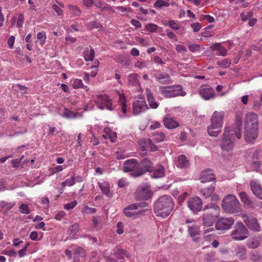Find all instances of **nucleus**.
Segmentation results:
<instances>
[{
  "mask_svg": "<svg viewBox=\"0 0 262 262\" xmlns=\"http://www.w3.org/2000/svg\"><path fill=\"white\" fill-rule=\"evenodd\" d=\"M244 137L245 141L253 144L257 138L259 129L257 115L254 113L246 114L244 119Z\"/></svg>",
  "mask_w": 262,
  "mask_h": 262,
  "instance_id": "1",
  "label": "nucleus"
},
{
  "mask_svg": "<svg viewBox=\"0 0 262 262\" xmlns=\"http://www.w3.org/2000/svg\"><path fill=\"white\" fill-rule=\"evenodd\" d=\"M174 206V203L172 198L164 195L155 202L154 211L157 216L165 218L172 212Z\"/></svg>",
  "mask_w": 262,
  "mask_h": 262,
  "instance_id": "2",
  "label": "nucleus"
},
{
  "mask_svg": "<svg viewBox=\"0 0 262 262\" xmlns=\"http://www.w3.org/2000/svg\"><path fill=\"white\" fill-rule=\"evenodd\" d=\"M203 211L202 225L207 227L212 226L220 215L219 206L213 203L208 204L204 207Z\"/></svg>",
  "mask_w": 262,
  "mask_h": 262,
  "instance_id": "3",
  "label": "nucleus"
},
{
  "mask_svg": "<svg viewBox=\"0 0 262 262\" xmlns=\"http://www.w3.org/2000/svg\"><path fill=\"white\" fill-rule=\"evenodd\" d=\"M222 207L226 212L230 214H239L242 209L235 195L228 194L222 200Z\"/></svg>",
  "mask_w": 262,
  "mask_h": 262,
  "instance_id": "4",
  "label": "nucleus"
},
{
  "mask_svg": "<svg viewBox=\"0 0 262 262\" xmlns=\"http://www.w3.org/2000/svg\"><path fill=\"white\" fill-rule=\"evenodd\" d=\"M224 113L215 111L211 118V125L208 127V133L209 136L216 137L221 133V128L223 126Z\"/></svg>",
  "mask_w": 262,
  "mask_h": 262,
  "instance_id": "5",
  "label": "nucleus"
},
{
  "mask_svg": "<svg viewBox=\"0 0 262 262\" xmlns=\"http://www.w3.org/2000/svg\"><path fill=\"white\" fill-rule=\"evenodd\" d=\"M148 207V204L145 202L134 203L129 205L123 209V213L128 217L136 219L143 215L146 209L143 208Z\"/></svg>",
  "mask_w": 262,
  "mask_h": 262,
  "instance_id": "6",
  "label": "nucleus"
},
{
  "mask_svg": "<svg viewBox=\"0 0 262 262\" xmlns=\"http://www.w3.org/2000/svg\"><path fill=\"white\" fill-rule=\"evenodd\" d=\"M154 170V164L149 158H146L139 163L138 170L132 172L130 174L132 177L137 178L144 174L147 172H152Z\"/></svg>",
  "mask_w": 262,
  "mask_h": 262,
  "instance_id": "7",
  "label": "nucleus"
},
{
  "mask_svg": "<svg viewBox=\"0 0 262 262\" xmlns=\"http://www.w3.org/2000/svg\"><path fill=\"white\" fill-rule=\"evenodd\" d=\"M249 235L247 227L241 222H237L234 227V229L231 233V237L236 241H242L246 239Z\"/></svg>",
  "mask_w": 262,
  "mask_h": 262,
  "instance_id": "8",
  "label": "nucleus"
},
{
  "mask_svg": "<svg viewBox=\"0 0 262 262\" xmlns=\"http://www.w3.org/2000/svg\"><path fill=\"white\" fill-rule=\"evenodd\" d=\"M242 121L241 119H237L235 123V127L233 126H226L225 128L224 135H226L229 137L230 138L234 139V136L239 139L241 138L242 134L241 132V126L242 125Z\"/></svg>",
  "mask_w": 262,
  "mask_h": 262,
  "instance_id": "9",
  "label": "nucleus"
},
{
  "mask_svg": "<svg viewBox=\"0 0 262 262\" xmlns=\"http://www.w3.org/2000/svg\"><path fill=\"white\" fill-rule=\"evenodd\" d=\"M135 195L136 198L142 200H147L149 199L152 193L150 190L149 186L144 184L139 186L136 189Z\"/></svg>",
  "mask_w": 262,
  "mask_h": 262,
  "instance_id": "10",
  "label": "nucleus"
},
{
  "mask_svg": "<svg viewBox=\"0 0 262 262\" xmlns=\"http://www.w3.org/2000/svg\"><path fill=\"white\" fill-rule=\"evenodd\" d=\"M242 218L244 222L250 230L255 232H259L261 230V227L256 217L244 214L242 216Z\"/></svg>",
  "mask_w": 262,
  "mask_h": 262,
  "instance_id": "11",
  "label": "nucleus"
},
{
  "mask_svg": "<svg viewBox=\"0 0 262 262\" xmlns=\"http://www.w3.org/2000/svg\"><path fill=\"white\" fill-rule=\"evenodd\" d=\"M234 220L232 217H220L216 222L215 229L217 230H225L231 228Z\"/></svg>",
  "mask_w": 262,
  "mask_h": 262,
  "instance_id": "12",
  "label": "nucleus"
},
{
  "mask_svg": "<svg viewBox=\"0 0 262 262\" xmlns=\"http://www.w3.org/2000/svg\"><path fill=\"white\" fill-rule=\"evenodd\" d=\"M203 202L199 196L191 197L187 202L188 207L193 212H198L202 210Z\"/></svg>",
  "mask_w": 262,
  "mask_h": 262,
  "instance_id": "13",
  "label": "nucleus"
},
{
  "mask_svg": "<svg viewBox=\"0 0 262 262\" xmlns=\"http://www.w3.org/2000/svg\"><path fill=\"white\" fill-rule=\"evenodd\" d=\"M199 93L205 100L212 99L215 96L214 89L208 85H201L199 90Z\"/></svg>",
  "mask_w": 262,
  "mask_h": 262,
  "instance_id": "14",
  "label": "nucleus"
},
{
  "mask_svg": "<svg viewBox=\"0 0 262 262\" xmlns=\"http://www.w3.org/2000/svg\"><path fill=\"white\" fill-rule=\"evenodd\" d=\"M200 179L201 183H206L207 182L213 181L214 184L216 182L215 174L212 172L211 169H207L203 171L200 176Z\"/></svg>",
  "mask_w": 262,
  "mask_h": 262,
  "instance_id": "15",
  "label": "nucleus"
},
{
  "mask_svg": "<svg viewBox=\"0 0 262 262\" xmlns=\"http://www.w3.org/2000/svg\"><path fill=\"white\" fill-rule=\"evenodd\" d=\"M221 146L222 150L231 152L234 148L233 140L229 136L223 135Z\"/></svg>",
  "mask_w": 262,
  "mask_h": 262,
  "instance_id": "16",
  "label": "nucleus"
},
{
  "mask_svg": "<svg viewBox=\"0 0 262 262\" xmlns=\"http://www.w3.org/2000/svg\"><path fill=\"white\" fill-rule=\"evenodd\" d=\"M139 167V163L137 160L135 159H132L126 160L123 164L124 172H134L138 170Z\"/></svg>",
  "mask_w": 262,
  "mask_h": 262,
  "instance_id": "17",
  "label": "nucleus"
},
{
  "mask_svg": "<svg viewBox=\"0 0 262 262\" xmlns=\"http://www.w3.org/2000/svg\"><path fill=\"white\" fill-rule=\"evenodd\" d=\"M133 114L135 115L139 114L148 108L144 100H137L133 103Z\"/></svg>",
  "mask_w": 262,
  "mask_h": 262,
  "instance_id": "18",
  "label": "nucleus"
},
{
  "mask_svg": "<svg viewBox=\"0 0 262 262\" xmlns=\"http://www.w3.org/2000/svg\"><path fill=\"white\" fill-rule=\"evenodd\" d=\"M250 186L254 194L259 199L262 200V188L260 184L256 180H253L250 182Z\"/></svg>",
  "mask_w": 262,
  "mask_h": 262,
  "instance_id": "19",
  "label": "nucleus"
},
{
  "mask_svg": "<svg viewBox=\"0 0 262 262\" xmlns=\"http://www.w3.org/2000/svg\"><path fill=\"white\" fill-rule=\"evenodd\" d=\"M165 126L168 129H173L179 126V124L169 115H167L163 119Z\"/></svg>",
  "mask_w": 262,
  "mask_h": 262,
  "instance_id": "20",
  "label": "nucleus"
},
{
  "mask_svg": "<svg viewBox=\"0 0 262 262\" xmlns=\"http://www.w3.org/2000/svg\"><path fill=\"white\" fill-rule=\"evenodd\" d=\"M147 100L149 103L150 107L151 108L156 109L158 108L159 104L155 101V98H154L153 94L151 92V91L149 89H147L146 90Z\"/></svg>",
  "mask_w": 262,
  "mask_h": 262,
  "instance_id": "21",
  "label": "nucleus"
},
{
  "mask_svg": "<svg viewBox=\"0 0 262 262\" xmlns=\"http://www.w3.org/2000/svg\"><path fill=\"white\" fill-rule=\"evenodd\" d=\"M96 97V105L100 109L104 110L105 108V105L110 99L107 98V96L105 95H97Z\"/></svg>",
  "mask_w": 262,
  "mask_h": 262,
  "instance_id": "22",
  "label": "nucleus"
},
{
  "mask_svg": "<svg viewBox=\"0 0 262 262\" xmlns=\"http://www.w3.org/2000/svg\"><path fill=\"white\" fill-rule=\"evenodd\" d=\"M215 188V183H213L209 187L201 188V192L205 198H208L212 194Z\"/></svg>",
  "mask_w": 262,
  "mask_h": 262,
  "instance_id": "23",
  "label": "nucleus"
},
{
  "mask_svg": "<svg viewBox=\"0 0 262 262\" xmlns=\"http://www.w3.org/2000/svg\"><path fill=\"white\" fill-rule=\"evenodd\" d=\"M169 89L171 90V97H174L177 96L181 95L184 96L182 92V87L180 85H174L169 86Z\"/></svg>",
  "mask_w": 262,
  "mask_h": 262,
  "instance_id": "24",
  "label": "nucleus"
},
{
  "mask_svg": "<svg viewBox=\"0 0 262 262\" xmlns=\"http://www.w3.org/2000/svg\"><path fill=\"white\" fill-rule=\"evenodd\" d=\"M236 255L240 259H245L247 257V251L243 245H238L236 248Z\"/></svg>",
  "mask_w": 262,
  "mask_h": 262,
  "instance_id": "25",
  "label": "nucleus"
},
{
  "mask_svg": "<svg viewBox=\"0 0 262 262\" xmlns=\"http://www.w3.org/2000/svg\"><path fill=\"white\" fill-rule=\"evenodd\" d=\"M241 200L245 206L250 207L252 204V201L245 191H242L239 194Z\"/></svg>",
  "mask_w": 262,
  "mask_h": 262,
  "instance_id": "26",
  "label": "nucleus"
},
{
  "mask_svg": "<svg viewBox=\"0 0 262 262\" xmlns=\"http://www.w3.org/2000/svg\"><path fill=\"white\" fill-rule=\"evenodd\" d=\"M177 166L180 168L187 167L189 165V161L184 155H180L178 157Z\"/></svg>",
  "mask_w": 262,
  "mask_h": 262,
  "instance_id": "27",
  "label": "nucleus"
},
{
  "mask_svg": "<svg viewBox=\"0 0 262 262\" xmlns=\"http://www.w3.org/2000/svg\"><path fill=\"white\" fill-rule=\"evenodd\" d=\"M139 76L137 74H132L128 76V82L130 85L137 86L139 84Z\"/></svg>",
  "mask_w": 262,
  "mask_h": 262,
  "instance_id": "28",
  "label": "nucleus"
},
{
  "mask_svg": "<svg viewBox=\"0 0 262 262\" xmlns=\"http://www.w3.org/2000/svg\"><path fill=\"white\" fill-rule=\"evenodd\" d=\"M156 79L160 82L163 84L170 83V79L169 75L167 73L159 74L157 77Z\"/></svg>",
  "mask_w": 262,
  "mask_h": 262,
  "instance_id": "29",
  "label": "nucleus"
},
{
  "mask_svg": "<svg viewBox=\"0 0 262 262\" xmlns=\"http://www.w3.org/2000/svg\"><path fill=\"white\" fill-rule=\"evenodd\" d=\"M83 54L84 58L86 61H92L94 57L95 51L93 48H91L89 50V48H86Z\"/></svg>",
  "mask_w": 262,
  "mask_h": 262,
  "instance_id": "30",
  "label": "nucleus"
},
{
  "mask_svg": "<svg viewBox=\"0 0 262 262\" xmlns=\"http://www.w3.org/2000/svg\"><path fill=\"white\" fill-rule=\"evenodd\" d=\"M154 171L152 177L154 178H159L164 176L165 170L164 167L162 165H160L159 168L155 170H154Z\"/></svg>",
  "mask_w": 262,
  "mask_h": 262,
  "instance_id": "31",
  "label": "nucleus"
},
{
  "mask_svg": "<svg viewBox=\"0 0 262 262\" xmlns=\"http://www.w3.org/2000/svg\"><path fill=\"white\" fill-rule=\"evenodd\" d=\"M188 231L191 237H195L199 234V227L194 224L192 226H188Z\"/></svg>",
  "mask_w": 262,
  "mask_h": 262,
  "instance_id": "32",
  "label": "nucleus"
},
{
  "mask_svg": "<svg viewBox=\"0 0 262 262\" xmlns=\"http://www.w3.org/2000/svg\"><path fill=\"white\" fill-rule=\"evenodd\" d=\"M114 255L116 257L118 260H121L123 258V256L125 255V251L122 249L117 248L114 250Z\"/></svg>",
  "mask_w": 262,
  "mask_h": 262,
  "instance_id": "33",
  "label": "nucleus"
},
{
  "mask_svg": "<svg viewBox=\"0 0 262 262\" xmlns=\"http://www.w3.org/2000/svg\"><path fill=\"white\" fill-rule=\"evenodd\" d=\"M68 7L69 9L71 12L74 16H79L81 14V10L77 6L72 5H68Z\"/></svg>",
  "mask_w": 262,
  "mask_h": 262,
  "instance_id": "34",
  "label": "nucleus"
},
{
  "mask_svg": "<svg viewBox=\"0 0 262 262\" xmlns=\"http://www.w3.org/2000/svg\"><path fill=\"white\" fill-rule=\"evenodd\" d=\"M99 187L106 195L111 197L112 195L110 194V187L108 183H103L99 184Z\"/></svg>",
  "mask_w": 262,
  "mask_h": 262,
  "instance_id": "35",
  "label": "nucleus"
},
{
  "mask_svg": "<svg viewBox=\"0 0 262 262\" xmlns=\"http://www.w3.org/2000/svg\"><path fill=\"white\" fill-rule=\"evenodd\" d=\"M139 149L141 151H146L148 149V145L147 144V139L140 140L138 141Z\"/></svg>",
  "mask_w": 262,
  "mask_h": 262,
  "instance_id": "36",
  "label": "nucleus"
},
{
  "mask_svg": "<svg viewBox=\"0 0 262 262\" xmlns=\"http://www.w3.org/2000/svg\"><path fill=\"white\" fill-rule=\"evenodd\" d=\"M160 92L164 95V96L167 97H171L170 94H171V90L169 89V86H160L159 88Z\"/></svg>",
  "mask_w": 262,
  "mask_h": 262,
  "instance_id": "37",
  "label": "nucleus"
},
{
  "mask_svg": "<svg viewBox=\"0 0 262 262\" xmlns=\"http://www.w3.org/2000/svg\"><path fill=\"white\" fill-rule=\"evenodd\" d=\"M231 60L229 59L226 58L218 60L216 63L219 66L222 68H226L229 67L231 64Z\"/></svg>",
  "mask_w": 262,
  "mask_h": 262,
  "instance_id": "38",
  "label": "nucleus"
},
{
  "mask_svg": "<svg viewBox=\"0 0 262 262\" xmlns=\"http://www.w3.org/2000/svg\"><path fill=\"white\" fill-rule=\"evenodd\" d=\"M94 5L97 7V8H99L101 9V10H109L111 9V7L110 6V5L105 4L103 2H97L95 3Z\"/></svg>",
  "mask_w": 262,
  "mask_h": 262,
  "instance_id": "39",
  "label": "nucleus"
},
{
  "mask_svg": "<svg viewBox=\"0 0 262 262\" xmlns=\"http://www.w3.org/2000/svg\"><path fill=\"white\" fill-rule=\"evenodd\" d=\"M154 7L157 8H161L162 7H168L169 6V3L167 2H165L163 0H157L154 3Z\"/></svg>",
  "mask_w": 262,
  "mask_h": 262,
  "instance_id": "40",
  "label": "nucleus"
},
{
  "mask_svg": "<svg viewBox=\"0 0 262 262\" xmlns=\"http://www.w3.org/2000/svg\"><path fill=\"white\" fill-rule=\"evenodd\" d=\"M19 211L23 214H28L30 212V210L27 205L22 204L19 207Z\"/></svg>",
  "mask_w": 262,
  "mask_h": 262,
  "instance_id": "41",
  "label": "nucleus"
},
{
  "mask_svg": "<svg viewBox=\"0 0 262 262\" xmlns=\"http://www.w3.org/2000/svg\"><path fill=\"white\" fill-rule=\"evenodd\" d=\"M261 258V256L258 251L252 252L251 254V259L253 261H257Z\"/></svg>",
  "mask_w": 262,
  "mask_h": 262,
  "instance_id": "42",
  "label": "nucleus"
},
{
  "mask_svg": "<svg viewBox=\"0 0 262 262\" xmlns=\"http://www.w3.org/2000/svg\"><path fill=\"white\" fill-rule=\"evenodd\" d=\"M259 246V243L256 239H252L251 241H249L247 243V246L251 249H255L258 247Z\"/></svg>",
  "mask_w": 262,
  "mask_h": 262,
  "instance_id": "43",
  "label": "nucleus"
},
{
  "mask_svg": "<svg viewBox=\"0 0 262 262\" xmlns=\"http://www.w3.org/2000/svg\"><path fill=\"white\" fill-rule=\"evenodd\" d=\"M145 29L150 32H155L158 29V26L154 24H148L145 27Z\"/></svg>",
  "mask_w": 262,
  "mask_h": 262,
  "instance_id": "44",
  "label": "nucleus"
},
{
  "mask_svg": "<svg viewBox=\"0 0 262 262\" xmlns=\"http://www.w3.org/2000/svg\"><path fill=\"white\" fill-rule=\"evenodd\" d=\"M88 27L90 29H93L94 28H100L101 27H102V26L100 24V23L97 21H92L88 24Z\"/></svg>",
  "mask_w": 262,
  "mask_h": 262,
  "instance_id": "45",
  "label": "nucleus"
},
{
  "mask_svg": "<svg viewBox=\"0 0 262 262\" xmlns=\"http://www.w3.org/2000/svg\"><path fill=\"white\" fill-rule=\"evenodd\" d=\"M62 116L68 119L74 118L76 117L75 115L72 112L67 108H65Z\"/></svg>",
  "mask_w": 262,
  "mask_h": 262,
  "instance_id": "46",
  "label": "nucleus"
},
{
  "mask_svg": "<svg viewBox=\"0 0 262 262\" xmlns=\"http://www.w3.org/2000/svg\"><path fill=\"white\" fill-rule=\"evenodd\" d=\"M79 225L77 223H75L72 225L69 229L70 231V233L72 234V235H75L76 233L78 232L79 230Z\"/></svg>",
  "mask_w": 262,
  "mask_h": 262,
  "instance_id": "47",
  "label": "nucleus"
},
{
  "mask_svg": "<svg viewBox=\"0 0 262 262\" xmlns=\"http://www.w3.org/2000/svg\"><path fill=\"white\" fill-rule=\"evenodd\" d=\"M147 144L148 145V148L151 151H156L158 150V147L157 145L154 144L150 139H147Z\"/></svg>",
  "mask_w": 262,
  "mask_h": 262,
  "instance_id": "48",
  "label": "nucleus"
},
{
  "mask_svg": "<svg viewBox=\"0 0 262 262\" xmlns=\"http://www.w3.org/2000/svg\"><path fill=\"white\" fill-rule=\"evenodd\" d=\"M165 138V135L163 133H157L155 134V140L158 142H160L164 140Z\"/></svg>",
  "mask_w": 262,
  "mask_h": 262,
  "instance_id": "49",
  "label": "nucleus"
},
{
  "mask_svg": "<svg viewBox=\"0 0 262 262\" xmlns=\"http://www.w3.org/2000/svg\"><path fill=\"white\" fill-rule=\"evenodd\" d=\"M77 204L76 201H73L69 203L64 205V208L67 210H70L74 208Z\"/></svg>",
  "mask_w": 262,
  "mask_h": 262,
  "instance_id": "50",
  "label": "nucleus"
},
{
  "mask_svg": "<svg viewBox=\"0 0 262 262\" xmlns=\"http://www.w3.org/2000/svg\"><path fill=\"white\" fill-rule=\"evenodd\" d=\"M73 86L74 89H76L83 87V84L81 79H76L74 81Z\"/></svg>",
  "mask_w": 262,
  "mask_h": 262,
  "instance_id": "51",
  "label": "nucleus"
},
{
  "mask_svg": "<svg viewBox=\"0 0 262 262\" xmlns=\"http://www.w3.org/2000/svg\"><path fill=\"white\" fill-rule=\"evenodd\" d=\"M261 164L258 160H252V168L253 170L258 171V169L260 167Z\"/></svg>",
  "mask_w": 262,
  "mask_h": 262,
  "instance_id": "52",
  "label": "nucleus"
},
{
  "mask_svg": "<svg viewBox=\"0 0 262 262\" xmlns=\"http://www.w3.org/2000/svg\"><path fill=\"white\" fill-rule=\"evenodd\" d=\"M37 39L40 41L41 44H44L45 39L46 38L45 33L42 32H39L37 34Z\"/></svg>",
  "mask_w": 262,
  "mask_h": 262,
  "instance_id": "53",
  "label": "nucleus"
},
{
  "mask_svg": "<svg viewBox=\"0 0 262 262\" xmlns=\"http://www.w3.org/2000/svg\"><path fill=\"white\" fill-rule=\"evenodd\" d=\"M74 255L75 256L80 255L81 257L84 256L85 252L84 249L81 247L77 248L75 251Z\"/></svg>",
  "mask_w": 262,
  "mask_h": 262,
  "instance_id": "54",
  "label": "nucleus"
},
{
  "mask_svg": "<svg viewBox=\"0 0 262 262\" xmlns=\"http://www.w3.org/2000/svg\"><path fill=\"white\" fill-rule=\"evenodd\" d=\"M24 20V17L23 14L20 13L18 14V20L16 24L17 28H20L22 26Z\"/></svg>",
  "mask_w": 262,
  "mask_h": 262,
  "instance_id": "55",
  "label": "nucleus"
},
{
  "mask_svg": "<svg viewBox=\"0 0 262 262\" xmlns=\"http://www.w3.org/2000/svg\"><path fill=\"white\" fill-rule=\"evenodd\" d=\"M117 232L118 234H121L123 233V232H124L123 224L122 222H119L117 223Z\"/></svg>",
  "mask_w": 262,
  "mask_h": 262,
  "instance_id": "56",
  "label": "nucleus"
},
{
  "mask_svg": "<svg viewBox=\"0 0 262 262\" xmlns=\"http://www.w3.org/2000/svg\"><path fill=\"white\" fill-rule=\"evenodd\" d=\"M191 27L193 29L194 32H198L201 28V25L199 23H196L191 24Z\"/></svg>",
  "mask_w": 262,
  "mask_h": 262,
  "instance_id": "57",
  "label": "nucleus"
},
{
  "mask_svg": "<svg viewBox=\"0 0 262 262\" xmlns=\"http://www.w3.org/2000/svg\"><path fill=\"white\" fill-rule=\"evenodd\" d=\"M84 211L86 213L95 214L96 212V209L94 208H91L88 206H85L84 207Z\"/></svg>",
  "mask_w": 262,
  "mask_h": 262,
  "instance_id": "58",
  "label": "nucleus"
},
{
  "mask_svg": "<svg viewBox=\"0 0 262 262\" xmlns=\"http://www.w3.org/2000/svg\"><path fill=\"white\" fill-rule=\"evenodd\" d=\"M168 23L169 26L174 30H178L180 28L173 20H169Z\"/></svg>",
  "mask_w": 262,
  "mask_h": 262,
  "instance_id": "59",
  "label": "nucleus"
},
{
  "mask_svg": "<svg viewBox=\"0 0 262 262\" xmlns=\"http://www.w3.org/2000/svg\"><path fill=\"white\" fill-rule=\"evenodd\" d=\"M53 10L57 13L58 15H61L63 14V11L57 5L54 4L52 5Z\"/></svg>",
  "mask_w": 262,
  "mask_h": 262,
  "instance_id": "60",
  "label": "nucleus"
},
{
  "mask_svg": "<svg viewBox=\"0 0 262 262\" xmlns=\"http://www.w3.org/2000/svg\"><path fill=\"white\" fill-rule=\"evenodd\" d=\"M66 213L63 211L58 212L55 217L56 220L60 221L63 216H64Z\"/></svg>",
  "mask_w": 262,
  "mask_h": 262,
  "instance_id": "61",
  "label": "nucleus"
},
{
  "mask_svg": "<svg viewBox=\"0 0 262 262\" xmlns=\"http://www.w3.org/2000/svg\"><path fill=\"white\" fill-rule=\"evenodd\" d=\"M2 253L5 255H9L10 256H16V252L13 250L4 251L2 252Z\"/></svg>",
  "mask_w": 262,
  "mask_h": 262,
  "instance_id": "62",
  "label": "nucleus"
},
{
  "mask_svg": "<svg viewBox=\"0 0 262 262\" xmlns=\"http://www.w3.org/2000/svg\"><path fill=\"white\" fill-rule=\"evenodd\" d=\"M188 48L191 52H194L199 50L200 46L197 44H192L189 45Z\"/></svg>",
  "mask_w": 262,
  "mask_h": 262,
  "instance_id": "63",
  "label": "nucleus"
},
{
  "mask_svg": "<svg viewBox=\"0 0 262 262\" xmlns=\"http://www.w3.org/2000/svg\"><path fill=\"white\" fill-rule=\"evenodd\" d=\"M130 23L136 27V28H140L142 26L141 24L139 21L134 19H132Z\"/></svg>",
  "mask_w": 262,
  "mask_h": 262,
  "instance_id": "64",
  "label": "nucleus"
}]
</instances>
